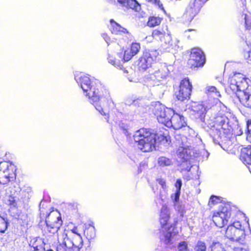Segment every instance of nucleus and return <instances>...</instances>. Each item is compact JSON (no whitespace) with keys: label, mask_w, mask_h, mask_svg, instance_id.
<instances>
[{"label":"nucleus","mask_w":251,"mask_h":251,"mask_svg":"<svg viewBox=\"0 0 251 251\" xmlns=\"http://www.w3.org/2000/svg\"><path fill=\"white\" fill-rule=\"evenodd\" d=\"M134 141L137 143L138 148L143 152L151 151L155 148L156 134L146 128H141L133 135Z\"/></svg>","instance_id":"7ed1b4c3"},{"label":"nucleus","mask_w":251,"mask_h":251,"mask_svg":"<svg viewBox=\"0 0 251 251\" xmlns=\"http://www.w3.org/2000/svg\"><path fill=\"white\" fill-rule=\"evenodd\" d=\"M75 78L83 92L86 93V96L88 97L90 102L101 115H106V113L98 102L102 97L107 99L109 97V92L102 86L98 79H90L86 75H75Z\"/></svg>","instance_id":"f03ea898"},{"label":"nucleus","mask_w":251,"mask_h":251,"mask_svg":"<svg viewBox=\"0 0 251 251\" xmlns=\"http://www.w3.org/2000/svg\"><path fill=\"white\" fill-rule=\"evenodd\" d=\"M159 53L156 50H151L144 52L140 58L138 64L140 71H145L151 67L153 62L155 61Z\"/></svg>","instance_id":"6e6552de"},{"label":"nucleus","mask_w":251,"mask_h":251,"mask_svg":"<svg viewBox=\"0 0 251 251\" xmlns=\"http://www.w3.org/2000/svg\"><path fill=\"white\" fill-rule=\"evenodd\" d=\"M149 2H150L155 5H158V7L164 11H165L163 7V4L160 3V1L158 0H147Z\"/></svg>","instance_id":"c03bdc74"},{"label":"nucleus","mask_w":251,"mask_h":251,"mask_svg":"<svg viewBox=\"0 0 251 251\" xmlns=\"http://www.w3.org/2000/svg\"><path fill=\"white\" fill-rule=\"evenodd\" d=\"M6 203L11 207H15L17 205L15 198L11 196H9L8 199L7 200Z\"/></svg>","instance_id":"4c0bfd02"},{"label":"nucleus","mask_w":251,"mask_h":251,"mask_svg":"<svg viewBox=\"0 0 251 251\" xmlns=\"http://www.w3.org/2000/svg\"><path fill=\"white\" fill-rule=\"evenodd\" d=\"M250 32L251 33V30L250 31Z\"/></svg>","instance_id":"4d7b16f0"},{"label":"nucleus","mask_w":251,"mask_h":251,"mask_svg":"<svg viewBox=\"0 0 251 251\" xmlns=\"http://www.w3.org/2000/svg\"><path fill=\"white\" fill-rule=\"evenodd\" d=\"M205 61V56L201 49L197 48L192 49L188 62L191 68L202 67Z\"/></svg>","instance_id":"9d476101"},{"label":"nucleus","mask_w":251,"mask_h":251,"mask_svg":"<svg viewBox=\"0 0 251 251\" xmlns=\"http://www.w3.org/2000/svg\"><path fill=\"white\" fill-rule=\"evenodd\" d=\"M247 139L251 143V122L248 121L247 124Z\"/></svg>","instance_id":"58836bf2"},{"label":"nucleus","mask_w":251,"mask_h":251,"mask_svg":"<svg viewBox=\"0 0 251 251\" xmlns=\"http://www.w3.org/2000/svg\"><path fill=\"white\" fill-rule=\"evenodd\" d=\"M206 91L209 94L213 95L214 97H219L221 96L220 92L214 86H207Z\"/></svg>","instance_id":"7c9ffc66"},{"label":"nucleus","mask_w":251,"mask_h":251,"mask_svg":"<svg viewBox=\"0 0 251 251\" xmlns=\"http://www.w3.org/2000/svg\"><path fill=\"white\" fill-rule=\"evenodd\" d=\"M248 49H244V57L247 62L251 65V44L247 43Z\"/></svg>","instance_id":"c756f323"},{"label":"nucleus","mask_w":251,"mask_h":251,"mask_svg":"<svg viewBox=\"0 0 251 251\" xmlns=\"http://www.w3.org/2000/svg\"><path fill=\"white\" fill-rule=\"evenodd\" d=\"M53 217V214H50L46 219V223L48 226V230L51 233L57 232L62 224V221L61 217L57 216L55 217V220L51 221V218Z\"/></svg>","instance_id":"a211bd4d"},{"label":"nucleus","mask_w":251,"mask_h":251,"mask_svg":"<svg viewBox=\"0 0 251 251\" xmlns=\"http://www.w3.org/2000/svg\"><path fill=\"white\" fill-rule=\"evenodd\" d=\"M158 164L162 167L169 166L172 164L171 160L166 157H160L158 158Z\"/></svg>","instance_id":"2f4dec72"},{"label":"nucleus","mask_w":251,"mask_h":251,"mask_svg":"<svg viewBox=\"0 0 251 251\" xmlns=\"http://www.w3.org/2000/svg\"><path fill=\"white\" fill-rule=\"evenodd\" d=\"M235 251H249L247 248H237L235 250Z\"/></svg>","instance_id":"603ef678"},{"label":"nucleus","mask_w":251,"mask_h":251,"mask_svg":"<svg viewBox=\"0 0 251 251\" xmlns=\"http://www.w3.org/2000/svg\"><path fill=\"white\" fill-rule=\"evenodd\" d=\"M248 79L241 73H234L229 77L228 83L230 89L236 94L243 91L247 87L251 86L247 81Z\"/></svg>","instance_id":"423d86ee"},{"label":"nucleus","mask_w":251,"mask_h":251,"mask_svg":"<svg viewBox=\"0 0 251 251\" xmlns=\"http://www.w3.org/2000/svg\"><path fill=\"white\" fill-rule=\"evenodd\" d=\"M206 247L204 242L199 241L194 248V251H206Z\"/></svg>","instance_id":"473e14b6"},{"label":"nucleus","mask_w":251,"mask_h":251,"mask_svg":"<svg viewBox=\"0 0 251 251\" xmlns=\"http://www.w3.org/2000/svg\"><path fill=\"white\" fill-rule=\"evenodd\" d=\"M156 181L158 182V183L162 186V188L163 189H165L166 188V181L164 179L159 178L156 179Z\"/></svg>","instance_id":"a18cd8bd"},{"label":"nucleus","mask_w":251,"mask_h":251,"mask_svg":"<svg viewBox=\"0 0 251 251\" xmlns=\"http://www.w3.org/2000/svg\"><path fill=\"white\" fill-rule=\"evenodd\" d=\"M124 72L125 73H127L128 72V71L126 70L125 69H124Z\"/></svg>","instance_id":"864d4df0"},{"label":"nucleus","mask_w":251,"mask_h":251,"mask_svg":"<svg viewBox=\"0 0 251 251\" xmlns=\"http://www.w3.org/2000/svg\"><path fill=\"white\" fill-rule=\"evenodd\" d=\"M108 62L112 64V65L115 66V67H119L120 69H122L120 62L119 60H117L113 56L109 55L108 58Z\"/></svg>","instance_id":"72a5a7b5"},{"label":"nucleus","mask_w":251,"mask_h":251,"mask_svg":"<svg viewBox=\"0 0 251 251\" xmlns=\"http://www.w3.org/2000/svg\"><path fill=\"white\" fill-rule=\"evenodd\" d=\"M240 159L244 164L251 165V146L241 149Z\"/></svg>","instance_id":"aec40b11"},{"label":"nucleus","mask_w":251,"mask_h":251,"mask_svg":"<svg viewBox=\"0 0 251 251\" xmlns=\"http://www.w3.org/2000/svg\"><path fill=\"white\" fill-rule=\"evenodd\" d=\"M186 125L184 117L178 114H174L172 115L171 119L167 123V127H173L175 129H180Z\"/></svg>","instance_id":"f3484780"},{"label":"nucleus","mask_w":251,"mask_h":251,"mask_svg":"<svg viewBox=\"0 0 251 251\" xmlns=\"http://www.w3.org/2000/svg\"><path fill=\"white\" fill-rule=\"evenodd\" d=\"M197 2L196 0H192L189 3L182 17L184 22H191L199 12L201 7V3Z\"/></svg>","instance_id":"4468645a"},{"label":"nucleus","mask_w":251,"mask_h":251,"mask_svg":"<svg viewBox=\"0 0 251 251\" xmlns=\"http://www.w3.org/2000/svg\"><path fill=\"white\" fill-rule=\"evenodd\" d=\"M161 22V19L159 17H151L149 19L148 25L150 27H154L159 25Z\"/></svg>","instance_id":"c85d7f7f"},{"label":"nucleus","mask_w":251,"mask_h":251,"mask_svg":"<svg viewBox=\"0 0 251 251\" xmlns=\"http://www.w3.org/2000/svg\"><path fill=\"white\" fill-rule=\"evenodd\" d=\"M240 102L245 107H251V85L236 94Z\"/></svg>","instance_id":"dca6fc26"},{"label":"nucleus","mask_w":251,"mask_h":251,"mask_svg":"<svg viewBox=\"0 0 251 251\" xmlns=\"http://www.w3.org/2000/svg\"><path fill=\"white\" fill-rule=\"evenodd\" d=\"M182 185V182L181 180L177 179L175 183V186L176 188V190H179V192L180 191V189Z\"/></svg>","instance_id":"09e8293b"},{"label":"nucleus","mask_w":251,"mask_h":251,"mask_svg":"<svg viewBox=\"0 0 251 251\" xmlns=\"http://www.w3.org/2000/svg\"><path fill=\"white\" fill-rule=\"evenodd\" d=\"M187 147V146L179 147L177 151V155L182 161H187L189 159L190 150Z\"/></svg>","instance_id":"4be33fe9"},{"label":"nucleus","mask_w":251,"mask_h":251,"mask_svg":"<svg viewBox=\"0 0 251 251\" xmlns=\"http://www.w3.org/2000/svg\"><path fill=\"white\" fill-rule=\"evenodd\" d=\"M73 251H79L83 246V241L80 234H73Z\"/></svg>","instance_id":"5701e85b"},{"label":"nucleus","mask_w":251,"mask_h":251,"mask_svg":"<svg viewBox=\"0 0 251 251\" xmlns=\"http://www.w3.org/2000/svg\"><path fill=\"white\" fill-rule=\"evenodd\" d=\"M134 55L129 48H128L125 51L123 56L122 53L119 54V57L122 59L123 61L126 62L130 60Z\"/></svg>","instance_id":"bb28decb"},{"label":"nucleus","mask_w":251,"mask_h":251,"mask_svg":"<svg viewBox=\"0 0 251 251\" xmlns=\"http://www.w3.org/2000/svg\"><path fill=\"white\" fill-rule=\"evenodd\" d=\"M14 166L7 161L0 162V183L7 184L15 176Z\"/></svg>","instance_id":"1a4fd4ad"},{"label":"nucleus","mask_w":251,"mask_h":251,"mask_svg":"<svg viewBox=\"0 0 251 251\" xmlns=\"http://www.w3.org/2000/svg\"><path fill=\"white\" fill-rule=\"evenodd\" d=\"M158 137L157 139L156 138V142H163L165 143V142H168V139L166 136H165L163 135L160 134L159 136L156 134V137Z\"/></svg>","instance_id":"37998d69"},{"label":"nucleus","mask_w":251,"mask_h":251,"mask_svg":"<svg viewBox=\"0 0 251 251\" xmlns=\"http://www.w3.org/2000/svg\"><path fill=\"white\" fill-rule=\"evenodd\" d=\"M230 216L231 213L228 207L225 206L221 211L214 214L213 221L217 226L222 227L227 224Z\"/></svg>","instance_id":"2eb2a0df"},{"label":"nucleus","mask_w":251,"mask_h":251,"mask_svg":"<svg viewBox=\"0 0 251 251\" xmlns=\"http://www.w3.org/2000/svg\"><path fill=\"white\" fill-rule=\"evenodd\" d=\"M242 17L245 21L246 29L250 31L251 30V13L247 11L244 12Z\"/></svg>","instance_id":"393cba45"},{"label":"nucleus","mask_w":251,"mask_h":251,"mask_svg":"<svg viewBox=\"0 0 251 251\" xmlns=\"http://www.w3.org/2000/svg\"><path fill=\"white\" fill-rule=\"evenodd\" d=\"M179 196L180 192H179V190H176L175 193L172 195L171 199H172L174 203H178V201L179 200Z\"/></svg>","instance_id":"ea45409f"},{"label":"nucleus","mask_w":251,"mask_h":251,"mask_svg":"<svg viewBox=\"0 0 251 251\" xmlns=\"http://www.w3.org/2000/svg\"><path fill=\"white\" fill-rule=\"evenodd\" d=\"M102 37H103V38L104 39V40L105 41V42L107 43V44L108 45L109 44V41H110V39L108 37L107 35L105 33H103L102 34Z\"/></svg>","instance_id":"8fccbe9b"},{"label":"nucleus","mask_w":251,"mask_h":251,"mask_svg":"<svg viewBox=\"0 0 251 251\" xmlns=\"http://www.w3.org/2000/svg\"><path fill=\"white\" fill-rule=\"evenodd\" d=\"M193 110L199 117L201 121L205 122L209 127L208 132L215 144H218L224 149L221 143L226 140V136L231 133L232 127L227 116L221 112L212 116L210 119L205 121L206 109L202 104L193 106Z\"/></svg>","instance_id":"f257e3e1"},{"label":"nucleus","mask_w":251,"mask_h":251,"mask_svg":"<svg viewBox=\"0 0 251 251\" xmlns=\"http://www.w3.org/2000/svg\"><path fill=\"white\" fill-rule=\"evenodd\" d=\"M193 30L192 29H188V31H192Z\"/></svg>","instance_id":"5fc2aeb1"},{"label":"nucleus","mask_w":251,"mask_h":251,"mask_svg":"<svg viewBox=\"0 0 251 251\" xmlns=\"http://www.w3.org/2000/svg\"><path fill=\"white\" fill-rule=\"evenodd\" d=\"M66 232H72L74 235H75V234H79L78 233V230H77V227H74L71 230L68 231Z\"/></svg>","instance_id":"3c124183"},{"label":"nucleus","mask_w":251,"mask_h":251,"mask_svg":"<svg viewBox=\"0 0 251 251\" xmlns=\"http://www.w3.org/2000/svg\"><path fill=\"white\" fill-rule=\"evenodd\" d=\"M32 188L29 186H24L21 190V194L25 200H28L31 196Z\"/></svg>","instance_id":"cd10ccee"},{"label":"nucleus","mask_w":251,"mask_h":251,"mask_svg":"<svg viewBox=\"0 0 251 251\" xmlns=\"http://www.w3.org/2000/svg\"><path fill=\"white\" fill-rule=\"evenodd\" d=\"M72 236H73L72 232H66L65 231H63L58 235V243L64 245L68 249H72V250H73V244L72 243Z\"/></svg>","instance_id":"6ab92c4d"},{"label":"nucleus","mask_w":251,"mask_h":251,"mask_svg":"<svg viewBox=\"0 0 251 251\" xmlns=\"http://www.w3.org/2000/svg\"><path fill=\"white\" fill-rule=\"evenodd\" d=\"M131 52L135 55L138 53L140 50V45L138 43H133L129 48Z\"/></svg>","instance_id":"f704fd0d"},{"label":"nucleus","mask_w":251,"mask_h":251,"mask_svg":"<svg viewBox=\"0 0 251 251\" xmlns=\"http://www.w3.org/2000/svg\"><path fill=\"white\" fill-rule=\"evenodd\" d=\"M111 24L112 25V28L111 29V32L113 34H121L122 33H128L126 29L121 26L119 24L115 22L113 20H111Z\"/></svg>","instance_id":"b1692460"},{"label":"nucleus","mask_w":251,"mask_h":251,"mask_svg":"<svg viewBox=\"0 0 251 251\" xmlns=\"http://www.w3.org/2000/svg\"><path fill=\"white\" fill-rule=\"evenodd\" d=\"M118 2L123 7L137 10L139 4L135 0H117Z\"/></svg>","instance_id":"412c9836"},{"label":"nucleus","mask_w":251,"mask_h":251,"mask_svg":"<svg viewBox=\"0 0 251 251\" xmlns=\"http://www.w3.org/2000/svg\"><path fill=\"white\" fill-rule=\"evenodd\" d=\"M178 251H188L187 245L185 242L180 243L178 247Z\"/></svg>","instance_id":"79ce46f5"},{"label":"nucleus","mask_w":251,"mask_h":251,"mask_svg":"<svg viewBox=\"0 0 251 251\" xmlns=\"http://www.w3.org/2000/svg\"><path fill=\"white\" fill-rule=\"evenodd\" d=\"M67 248L64 245L61 243H59V244L57 246L56 248L57 251H67Z\"/></svg>","instance_id":"49530a36"},{"label":"nucleus","mask_w":251,"mask_h":251,"mask_svg":"<svg viewBox=\"0 0 251 251\" xmlns=\"http://www.w3.org/2000/svg\"><path fill=\"white\" fill-rule=\"evenodd\" d=\"M47 251H53L52 250H48Z\"/></svg>","instance_id":"6e6d98bb"},{"label":"nucleus","mask_w":251,"mask_h":251,"mask_svg":"<svg viewBox=\"0 0 251 251\" xmlns=\"http://www.w3.org/2000/svg\"><path fill=\"white\" fill-rule=\"evenodd\" d=\"M152 37L156 40H160L166 48H172L176 49L177 47L178 43L177 40H175L174 45L171 44L172 41L171 36L169 33H166L165 32L157 29L154 30L152 33Z\"/></svg>","instance_id":"9b49d317"},{"label":"nucleus","mask_w":251,"mask_h":251,"mask_svg":"<svg viewBox=\"0 0 251 251\" xmlns=\"http://www.w3.org/2000/svg\"><path fill=\"white\" fill-rule=\"evenodd\" d=\"M153 111L158 122L166 126L168 121H170L172 115L174 114L173 109L166 107L159 102L155 103Z\"/></svg>","instance_id":"0eeeda50"},{"label":"nucleus","mask_w":251,"mask_h":251,"mask_svg":"<svg viewBox=\"0 0 251 251\" xmlns=\"http://www.w3.org/2000/svg\"><path fill=\"white\" fill-rule=\"evenodd\" d=\"M7 227V222L5 219L0 216V232L3 233Z\"/></svg>","instance_id":"e433bc0d"},{"label":"nucleus","mask_w":251,"mask_h":251,"mask_svg":"<svg viewBox=\"0 0 251 251\" xmlns=\"http://www.w3.org/2000/svg\"><path fill=\"white\" fill-rule=\"evenodd\" d=\"M211 251H225L219 242L213 243L211 246Z\"/></svg>","instance_id":"c9c22d12"},{"label":"nucleus","mask_w":251,"mask_h":251,"mask_svg":"<svg viewBox=\"0 0 251 251\" xmlns=\"http://www.w3.org/2000/svg\"><path fill=\"white\" fill-rule=\"evenodd\" d=\"M170 219V211L169 208L166 205H163L160 214V223L162 226L160 232V240L166 245L172 243L173 237L176 234L174 231L175 227H173L172 225L168 224Z\"/></svg>","instance_id":"20e7f679"},{"label":"nucleus","mask_w":251,"mask_h":251,"mask_svg":"<svg viewBox=\"0 0 251 251\" xmlns=\"http://www.w3.org/2000/svg\"><path fill=\"white\" fill-rule=\"evenodd\" d=\"M218 198L215 196H212L209 200V204L212 203L213 204H215L218 202Z\"/></svg>","instance_id":"de8ad7c7"},{"label":"nucleus","mask_w":251,"mask_h":251,"mask_svg":"<svg viewBox=\"0 0 251 251\" xmlns=\"http://www.w3.org/2000/svg\"><path fill=\"white\" fill-rule=\"evenodd\" d=\"M168 71H164V72L161 71L160 70H158L154 72L153 74L151 75V78L152 79H157L159 80L161 78H163L167 75Z\"/></svg>","instance_id":"a878e982"},{"label":"nucleus","mask_w":251,"mask_h":251,"mask_svg":"<svg viewBox=\"0 0 251 251\" xmlns=\"http://www.w3.org/2000/svg\"><path fill=\"white\" fill-rule=\"evenodd\" d=\"M192 85L188 78H184L180 82L178 90L175 93L178 100L184 101L190 98L192 91Z\"/></svg>","instance_id":"f8f14e48"},{"label":"nucleus","mask_w":251,"mask_h":251,"mask_svg":"<svg viewBox=\"0 0 251 251\" xmlns=\"http://www.w3.org/2000/svg\"><path fill=\"white\" fill-rule=\"evenodd\" d=\"M225 235L231 240L242 244H245V230L239 221L235 222L228 226L226 230Z\"/></svg>","instance_id":"39448f33"},{"label":"nucleus","mask_w":251,"mask_h":251,"mask_svg":"<svg viewBox=\"0 0 251 251\" xmlns=\"http://www.w3.org/2000/svg\"><path fill=\"white\" fill-rule=\"evenodd\" d=\"M174 206L176 209L179 213L180 216L182 217L184 214V207L180 205L179 203H174Z\"/></svg>","instance_id":"a19ab883"},{"label":"nucleus","mask_w":251,"mask_h":251,"mask_svg":"<svg viewBox=\"0 0 251 251\" xmlns=\"http://www.w3.org/2000/svg\"><path fill=\"white\" fill-rule=\"evenodd\" d=\"M197 2L196 0H192L189 3L182 17L184 22H191L199 12L201 7V3Z\"/></svg>","instance_id":"ddd939ff"}]
</instances>
